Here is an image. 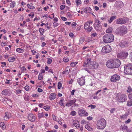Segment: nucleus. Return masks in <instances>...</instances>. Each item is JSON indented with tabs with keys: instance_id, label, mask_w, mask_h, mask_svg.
Masks as SVG:
<instances>
[{
	"instance_id": "f257e3e1",
	"label": "nucleus",
	"mask_w": 132,
	"mask_h": 132,
	"mask_svg": "<svg viewBox=\"0 0 132 132\" xmlns=\"http://www.w3.org/2000/svg\"><path fill=\"white\" fill-rule=\"evenodd\" d=\"M120 64V60L117 59L109 60L106 63L108 67L112 69L118 68Z\"/></svg>"
},
{
	"instance_id": "f03ea898",
	"label": "nucleus",
	"mask_w": 132,
	"mask_h": 132,
	"mask_svg": "<svg viewBox=\"0 0 132 132\" xmlns=\"http://www.w3.org/2000/svg\"><path fill=\"white\" fill-rule=\"evenodd\" d=\"M90 58H88L87 59L85 62L84 66L88 67L91 69H94L97 68L98 66V64L95 62L91 61Z\"/></svg>"
},
{
	"instance_id": "7ed1b4c3",
	"label": "nucleus",
	"mask_w": 132,
	"mask_h": 132,
	"mask_svg": "<svg viewBox=\"0 0 132 132\" xmlns=\"http://www.w3.org/2000/svg\"><path fill=\"white\" fill-rule=\"evenodd\" d=\"M106 122L105 120L103 118H101L97 123V128L98 129H103L106 127Z\"/></svg>"
},
{
	"instance_id": "20e7f679",
	"label": "nucleus",
	"mask_w": 132,
	"mask_h": 132,
	"mask_svg": "<svg viewBox=\"0 0 132 132\" xmlns=\"http://www.w3.org/2000/svg\"><path fill=\"white\" fill-rule=\"evenodd\" d=\"M114 39V36L111 34H105L103 37V41L105 43H110L113 41Z\"/></svg>"
},
{
	"instance_id": "39448f33",
	"label": "nucleus",
	"mask_w": 132,
	"mask_h": 132,
	"mask_svg": "<svg viewBox=\"0 0 132 132\" xmlns=\"http://www.w3.org/2000/svg\"><path fill=\"white\" fill-rule=\"evenodd\" d=\"M127 32V29L125 26H121L118 28L115 31L116 34L123 36L126 34Z\"/></svg>"
},
{
	"instance_id": "423d86ee",
	"label": "nucleus",
	"mask_w": 132,
	"mask_h": 132,
	"mask_svg": "<svg viewBox=\"0 0 132 132\" xmlns=\"http://www.w3.org/2000/svg\"><path fill=\"white\" fill-rule=\"evenodd\" d=\"M125 73L132 75V63L127 64L124 66Z\"/></svg>"
},
{
	"instance_id": "0eeeda50",
	"label": "nucleus",
	"mask_w": 132,
	"mask_h": 132,
	"mask_svg": "<svg viewBox=\"0 0 132 132\" xmlns=\"http://www.w3.org/2000/svg\"><path fill=\"white\" fill-rule=\"evenodd\" d=\"M116 98L119 102H123L126 101L127 97L125 94H121L120 93H119L117 94Z\"/></svg>"
},
{
	"instance_id": "6e6552de",
	"label": "nucleus",
	"mask_w": 132,
	"mask_h": 132,
	"mask_svg": "<svg viewBox=\"0 0 132 132\" xmlns=\"http://www.w3.org/2000/svg\"><path fill=\"white\" fill-rule=\"evenodd\" d=\"M94 26L95 29L98 31H100L102 29V27L101 25V22L100 20L96 19H95Z\"/></svg>"
},
{
	"instance_id": "1a4fd4ad",
	"label": "nucleus",
	"mask_w": 132,
	"mask_h": 132,
	"mask_svg": "<svg viewBox=\"0 0 132 132\" xmlns=\"http://www.w3.org/2000/svg\"><path fill=\"white\" fill-rule=\"evenodd\" d=\"M128 53L126 51L120 52L118 53L117 56L118 57L121 59H125L128 55Z\"/></svg>"
},
{
	"instance_id": "9d476101",
	"label": "nucleus",
	"mask_w": 132,
	"mask_h": 132,
	"mask_svg": "<svg viewBox=\"0 0 132 132\" xmlns=\"http://www.w3.org/2000/svg\"><path fill=\"white\" fill-rule=\"evenodd\" d=\"M102 51L104 52L109 53L111 51V48L109 45H107L102 48Z\"/></svg>"
},
{
	"instance_id": "9b49d317",
	"label": "nucleus",
	"mask_w": 132,
	"mask_h": 132,
	"mask_svg": "<svg viewBox=\"0 0 132 132\" xmlns=\"http://www.w3.org/2000/svg\"><path fill=\"white\" fill-rule=\"evenodd\" d=\"M120 76L117 74H115L111 77V81L112 82H116L119 81L120 79Z\"/></svg>"
},
{
	"instance_id": "f8f14e48",
	"label": "nucleus",
	"mask_w": 132,
	"mask_h": 132,
	"mask_svg": "<svg viewBox=\"0 0 132 132\" xmlns=\"http://www.w3.org/2000/svg\"><path fill=\"white\" fill-rule=\"evenodd\" d=\"M84 29L87 30V31L89 32L92 30V26L90 27L89 23L86 22L84 24Z\"/></svg>"
},
{
	"instance_id": "ddd939ff",
	"label": "nucleus",
	"mask_w": 132,
	"mask_h": 132,
	"mask_svg": "<svg viewBox=\"0 0 132 132\" xmlns=\"http://www.w3.org/2000/svg\"><path fill=\"white\" fill-rule=\"evenodd\" d=\"M127 20L125 19L120 18L117 19L116 21L117 24H125L126 23Z\"/></svg>"
},
{
	"instance_id": "4468645a",
	"label": "nucleus",
	"mask_w": 132,
	"mask_h": 132,
	"mask_svg": "<svg viewBox=\"0 0 132 132\" xmlns=\"http://www.w3.org/2000/svg\"><path fill=\"white\" fill-rule=\"evenodd\" d=\"M79 115L81 116H87L88 114L84 110L82 109H79L78 111Z\"/></svg>"
},
{
	"instance_id": "2eb2a0df",
	"label": "nucleus",
	"mask_w": 132,
	"mask_h": 132,
	"mask_svg": "<svg viewBox=\"0 0 132 132\" xmlns=\"http://www.w3.org/2000/svg\"><path fill=\"white\" fill-rule=\"evenodd\" d=\"M77 81L79 84L81 86L83 85L85 83L84 77H82L78 79Z\"/></svg>"
},
{
	"instance_id": "dca6fc26",
	"label": "nucleus",
	"mask_w": 132,
	"mask_h": 132,
	"mask_svg": "<svg viewBox=\"0 0 132 132\" xmlns=\"http://www.w3.org/2000/svg\"><path fill=\"white\" fill-rule=\"evenodd\" d=\"M28 119L31 121H33L35 120V117L33 114H29L28 115Z\"/></svg>"
},
{
	"instance_id": "f3484780",
	"label": "nucleus",
	"mask_w": 132,
	"mask_h": 132,
	"mask_svg": "<svg viewBox=\"0 0 132 132\" xmlns=\"http://www.w3.org/2000/svg\"><path fill=\"white\" fill-rule=\"evenodd\" d=\"M5 114L4 117V119L5 120H7L9 118L12 116L11 114L8 112H6Z\"/></svg>"
},
{
	"instance_id": "a211bd4d",
	"label": "nucleus",
	"mask_w": 132,
	"mask_h": 132,
	"mask_svg": "<svg viewBox=\"0 0 132 132\" xmlns=\"http://www.w3.org/2000/svg\"><path fill=\"white\" fill-rule=\"evenodd\" d=\"M73 125L77 128H78L79 127V121L77 120H75L73 121Z\"/></svg>"
},
{
	"instance_id": "6ab92c4d",
	"label": "nucleus",
	"mask_w": 132,
	"mask_h": 132,
	"mask_svg": "<svg viewBox=\"0 0 132 132\" xmlns=\"http://www.w3.org/2000/svg\"><path fill=\"white\" fill-rule=\"evenodd\" d=\"M123 3L120 1H118L116 2L115 3V5L117 7H121L123 5Z\"/></svg>"
},
{
	"instance_id": "aec40b11",
	"label": "nucleus",
	"mask_w": 132,
	"mask_h": 132,
	"mask_svg": "<svg viewBox=\"0 0 132 132\" xmlns=\"http://www.w3.org/2000/svg\"><path fill=\"white\" fill-rule=\"evenodd\" d=\"M10 90L9 89L4 90L2 92V94L3 95H6L9 94L10 93Z\"/></svg>"
},
{
	"instance_id": "412c9836",
	"label": "nucleus",
	"mask_w": 132,
	"mask_h": 132,
	"mask_svg": "<svg viewBox=\"0 0 132 132\" xmlns=\"http://www.w3.org/2000/svg\"><path fill=\"white\" fill-rule=\"evenodd\" d=\"M56 94L54 93H51L50 94L49 98L51 100H54L56 98Z\"/></svg>"
},
{
	"instance_id": "4be33fe9",
	"label": "nucleus",
	"mask_w": 132,
	"mask_h": 132,
	"mask_svg": "<svg viewBox=\"0 0 132 132\" xmlns=\"http://www.w3.org/2000/svg\"><path fill=\"white\" fill-rule=\"evenodd\" d=\"M119 45L120 47L123 48L127 46V43L125 42H123L119 43Z\"/></svg>"
},
{
	"instance_id": "5701e85b",
	"label": "nucleus",
	"mask_w": 132,
	"mask_h": 132,
	"mask_svg": "<svg viewBox=\"0 0 132 132\" xmlns=\"http://www.w3.org/2000/svg\"><path fill=\"white\" fill-rule=\"evenodd\" d=\"M128 129V127L125 124L121 125L120 127V129L121 130H126Z\"/></svg>"
},
{
	"instance_id": "b1692460",
	"label": "nucleus",
	"mask_w": 132,
	"mask_h": 132,
	"mask_svg": "<svg viewBox=\"0 0 132 132\" xmlns=\"http://www.w3.org/2000/svg\"><path fill=\"white\" fill-rule=\"evenodd\" d=\"M116 16H111L110 18V19L108 20V22L109 23H111L114 20L116 19Z\"/></svg>"
},
{
	"instance_id": "393cba45",
	"label": "nucleus",
	"mask_w": 132,
	"mask_h": 132,
	"mask_svg": "<svg viewBox=\"0 0 132 132\" xmlns=\"http://www.w3.org/2000/svg\"><path fill=\"white\" fill-rule=\"evenodd\" d=\"M129 114L128 113H126L125 114L122 115L121 116H120V118L121 119H126Z\"/></svg>"
},
{
	"instance_id": "a878e982",
	"label": "nucleus",
	"mask_w": 132,
	"mask_h": 132,
	"mask_svg": "<svg viewBox=\"0 0 132 132\" xmlns=\"http://www.w3.org/2000/svg\"><path fill=\"white\" fill-rule=\"evenodd\" d=\"M15 59L16 57H10L8 59V61L10 62H13L15 61Z\"/></svg>"
},
{
	"instance_id": "bb28decb",
	"label": "nucleus",
	"mask_w": 132,
	"mask_h": 132,
	"mask_svg": "<svg viewBox=\"0 0 132 132\" xmlns=\"http://www.w3.org/2000/svg\"><path fill=\"white\" fill-rule=\"evenodd\" d=\"M0 126L3 129H4L6 128V126L4 123L2 122L0 123Z\"/></svg>"
},
{
	"instance_id": "cd10ccee",
	"label": "nucleus",
	"mask_w": 132,
	"mask_h": 132,
	"mask_svg": "<svg viewBox=\"0 0 132 132\" xmlns=\"http://www.w3.org/2000/svg\"><path fill=\"white\" fill-rule=\"evenodd\" d=\"M112 30L113 29L112 27H110L107 30H106V32L107 33H110V32H111Z\"/></svg>"
},
{
	"instance_id": "c85d7f7f",
	"label": "nucleus",
	"mask_w": 132,
	"mask_h": 132,
	"mask_svg": "<svg viewBox=\"0 0 132 132\" xmlns=\"http://www.w3.org/2000/svg\"><path fill=\"white\" fill-rule=\"evenodd\" d=\"M16 51L17 52L20 53H23L24 52V50L22 49L21 48H16Z\"/></svg>"
},
{
	"instance_id": "c756f323",
	"label": "nucleus",
	"mask_w": 132,
	"mask_h": 132,
	"mask_svg": "<svg viewBox=\"0 0 132 132\" xmlns=\"http://www.w3.org/2000/svg\"><path fill=\"white\" fill-rule=\"evenodd\" d=\"M63 99H62L60 100L59 102V104L61 106L64 107V104L63 103Z\"/></svg>"
},
{
	"instance_id": "7c9ffc66",
	"label": "nucleus",
	"mask_w": 132,
	"mask_h": 132,
	"mask_svg": "<svg viewBox=\"0 0 132 132\" xmlns=\"http://www.w3.org/2000/svg\"><path fill=\"white\" fill-rule=\"evenodd\" d=\"M38 116L39 119H40L42 117H43L44 116L43 113L42 112V113H38Z\"/></svg>"
},
{
	"instance_id": "2f4dec72",
	"label": "nucleus",
	"mask_w": 132,
	"mask_h": 132,
	"mask_svg": "<svg viewBox=\"0 0 132 132\" xmlns=\"http://www.w3.org/2000/svg\"><path fill=\"white\" fill-rule=\"evenodd\" d=\"M85 128L89 130H92V128L88 125L87 124L85 126Z\"/></svg>"
},
{
	"instance_id": "473e14b6",
	"label": "nucleus",
	"mask_w": 132,
	"mask_h": 132,
	"mask_svg": "<svg viewBox=\"0 0 132 132\" xmlns=\"http://www.w3.org/2000/svg\"><path fill=\"white\" fill-rule=\"evenodd\" d=\"M39 31L40 34V35H43V33L44 31V29L43 28H40L39 29Z\"/></svg>"
},
{
	"instance_id": "72a5a7b5",
	"label": "nucleus",
	"mask_w": 132,
	"mask_h": 132,
	"mask_svg": "<svg viewBox=\"0 0 132 132\" xmlns=\"http://www.w3.org/2000/svg\"><path fill=\"white\" fill-rule=\"evenodd\" d=\"M15 2L14 1L10 3V7L13 8L15 6Z\"/></svg>"
},
{
	"instance_id": "f704fd0d",
	"label": "nucleus",
	"mask_w": 132,
	"mask_h": 132,
	"mask_svg": "<svg viewBox=\"0 0 132 132\" xmlns=\"http://www.w3.org/2000/svg\"><path fill=\"white\" fill-rule=\"evenodd\" d=\"M78 63V62H73L71 63L70 65L71 67H74Z\"/></svg>"
},
{
	"instance_id": "c9c22d12",
	"label": "nucleus",
	"mask_w": 132,
	"mask_h": 132,
	"mask_svg": "<svg viewBox=\"0 0 132 132\" xmlns=\"http://www.w3.org/2000/svg\"><path fill=\"white\" fill-rule=\"evenodd\" d=\"M43 78V76L42 73H40L38 76V79L39 80H41Z\"/></svg>"
},
{
	"instance_id": "e433bc0d",
	"label": "nucleus",
	"mask_w": 132,
	"mask_h": 132,
	"mask_svg": "<svg viewBox=\"0 0 132 132\" xmlns=\"http://www.w3.org/2000/svg\"><path fill=\"white\" fill-rule=\"evenodd\" d=\"M84 38H80L79 40V44H81L84 42Z\"/></svg>"
},
{
	"instance_id": "4c0bfd02",
	"label": "nucleus",
	"mask_w": 132,
	"mask_h": 132,
	"mask_svg": "<svg viewBox=\"0 0 132 132\" xmlns=\"http://www.w3.org/2000/svg\"><path fill=\"white\" fill-rule=\"evenodd\" d=\"M24 98L25 100L28 101L29 100V97L28 95H26L24 97Z\"/></svg>"
},
{
	"instance_id": "58836bf2",
	"label": "nucleus",
	"mask_w": 132,
	"mask_h": 132,
	"mask_svg": "<svg viewBox=\"0 0 132 132\" xmlns=\"http://www.w3.org/2000/svg\"><path fill=\"white\" fill-rule=\"evenodd\" d=\"M44 109L46 110L47 111L50 109V107L48 105H46L44 107Z\"/></svg>"
},
{
	"instance_id": "ea45409f",
	"label": "nucleus",
	"mask_w": 132,
	"mask_h": 132,
	"mask_svg": "<svg viewBox=\"0 0 132 132\" xmlns=\"http://www.w3.org/2000/svg\"><path fill=\"white\" fill-rule=\"evenodd\" d=\"M27 6L28 8L31 9H34L35 8L34 6H31L29 4H27Z\"/></svg>"
},
{
	"instance_id": "a19ab883",
	"label": "nucleus",
	"mask_w": 132,
	"mask_h": 132,
	"mask_svg": "<svg viewBox=\"0 0 132 132\" xmlns=\"http://www.w3.org/2000/svg\"><path fill=\"white\" fill-rule=\"evenodd\" d=\"M69 72V71H68V70H66L63 72L62 73L63 74H68Z\"/></svg>"
},
{
	"instance_id": "79ce46f5",
	"label": "nucleus",
	"mask_w": 132,
	"mask_h": 132,
	"mask_svg": "<svg viewBox=\"0 0 132 132\" xmlns=\"http://www.w3.org/2000/svg\"><path fill=\"white\" fill-rule=\"evenodd\" d=\"M88 107H90V108L91 109H94L96 108V106L95 105L91 104L89 105L88 106Z\"/></svg>"
},
{
	"instance_id": "37998d69",
	"label": "nucleus",
	"mask_w": 132,
	"mask_h": 132,
	"mask_svg": "<svg viewBox=\"0 0 132 132\" xmlns=\"http://www.w3.org/2000/svg\"><path fill=\"white\" fill-rule=\"evenodd\" d=\"M62 86V84L60 82H59L58 83L57 87L58 89H60V88H61Z\"/></svg>"
},
{
	"instance_id": "c03bdc74",
	"label": "nucleus",
	"mask_w": 132,
	"mask_h": 132,
	"mask_svg": "<svg viewBox=\"0 0 132 132\" xmlns=\"http://www.w3.org/2000/svg\"><path fill=\"white\" fill-rule=\"evenodd\" d=\"M52 61V60L51 59L48 58L47 62V63L48 64H50L51 63Z\"/></svg>"
},
{
	"instance_id": "a18cd8bd",
	"label": "nucleus",
	"mask_w": 132,
	"mask_h": 132,
	"mask_svg": "<svg viewBox=\"0 0 132 132\" xmlns=\"http://www.w3.org/2000/svg\"><path fill=\"white\" fill-rule=\"evenodd\" d=\"M132 101H130L129 102H127V105L128 106H131L132 105Z\"/></svg>"
},
{
	"instance_id": "49530a36",
	"label": "nucleus",
	"mask_w": 132,
	"mask_h": 132,
	"mask_svg": "<svg viewBox=\"0 0 132 132\" xmlns=\"http://www.w3.org/2000/svg\"><path fill=\"white\" fill-rule=\"evenodd\" d=\"M70 114L71 115L74 116L76 114V113L75 111H72L71 112Z\"/></svg>"
},
{
	"instance_id": "de8ad7c7",
	"label": "nucleus",
	"mask_w": 132,
	"mask_h": 132,
	"mask_svg": "<svg viewBox=\"0 0 132 132\" xmlns=\"http://www.w3.org/2000/svg\"><path fill=\"white\" fill-rule=\"evenodd\" d=\"M132 91V89H131V87L129 86L128 88V89L127 90V92L130 93Z\"/></svg>"
},
{
	"instance_id": "09e8293b",
	"label": "nucleus",
	"mask_w": 132,
	"mask_h": 132,
	"mask_svg": "<svg viewBox=\"0 0 132 132\" xmlns=\"http://www.w3.org/2000/svg\"><path fill=\"white\" fill-rule=\"evenodd\" d=\"M63 61L65 62H67L69 61V60L68 59L64 57L63 58Z\"/></svg>"
},
{
	"instance_id": "8fccbe9b",
	"label": "nucleus",
	"mask_w": 132,
	"mask_h": 132,
	"mask_svg": "<svg viewBox=\"0 0 132 132\" xmlns=\"http://www.w3.org/2000/svg\"><path fill=\"white\" fill-rule=\"evenodd\" d=\"M65 7V6L64 5H62L60 6V9L61 10H63Z\"/></svg>"
},
{
	"instance_id": "3c124183",
	"label": "nucleus",
	"mask_w": 132,
	"mask_h": 132,
	"mask_svg": "<svg viewBox=\"0 0 132 132\" xmlns=\"http://www.w3.org/2000/svg\"><path fill=\"white\" fill-rule=\"evenodd\" d=\"M24 88L26 90L28 91L29 90V86H26L24 87Z\"/></svg>"
},
{
	"instance_id": "603ef678",
	"label": "nucleus",
	"mask_w": 132,
	"mask_h": 132,
	"mask_svg": "<svg viewBox=\"0 0 132 132\" xmlns=\"http://www.w3.org/2000/svg\"><path fill=\"white\" fill-rule=\"evenodd\" d=\"M97 35V34L96 33H94L91 34V36L92 37H94L95 36H96Z\"/></svg>"
},
{
	"instance_id": "864d4df0",
	"label": "nucleus",
	"mask_w": 132,
	"mask_h": 132,
	"mask_svg": "<svg viewBox=\"0 0 132 132\" xmlns=\"http://www.w3.org/2000/svg\"><path fill=\"white\" fill-rule=\"evenodd\" d=\"M34 15V12L30 13V14H29L28 15L29 16H31V18H33Z\"/></svg>"
},
{
	"instance_id": "5fc2aeb1",
	"label": "nucleus",
	"mask_w": 132,
	"mask_h": 132,
	"mask_svg": "<svg viewBox=\"0 0 132 132\" xmlns=\"http://www.w3.org/2000/svg\"><path fill=\"white\" fill-rule=\"evenodd\" d=\"M88 9H90L89 8H87V7L85 8L84 9V12L85 13H87V11H88Z\"/></svg>"
},
{
	"instance_id": "6e6d98bb",
	"label": "nucleus",
	"mask_w": 132,
	"mask_h": 132,
	"mask_svg": "<svg viewBox=\"0 0 132 132\" xmlns=\"http://www.w3.org/2000/svg\"><path fill=\"white\" fill-rule=\"evenodd\" d=\"M71 105H73L74 103H75V101H74L73 100H70L69 102Z\"/></svg>"
},
{
	"instance_id": "4d7b16f0",
	"label": "nucleus",
	"mask_w": 132,
	"mask_h": 132,
	"mask_svg": "<svg viewBox=\"0 0 132 132\" xmlns=\"http://www.w3.org/2000/svg\"><path fill=\"white\" fill-rule=\"evenodd\" d=\"M129 99L131 100H132V94H129Z\"/></svg>"
},
{
	"instance_id": "13d9d810",
	"label": "nucleus",
	"mask_w": 132,
	"mask_h": 132,
	"mask_svg": "<svg viewBox=\"0 0 132 132\" xmlns=\"http://www.w3.org/2000/svg\"><path fill=\"white\" fill-rule=\"evenodd\" d=\"M131 121V120L130 119H128L127 120L125 121V123L127 124L129 123Z\"/></svg>"
},
{
	"instance_id": "bf43d9fd",
	"label": "nucleus",
	"mask_w": 132,
	"mask_h": 132,
	"mask_svg": "<svg viewBox=\"0 0 132 132\" xmlns=\"http://www.w3.org/2000/svg\"><path fill=\"white\" fill-rule=\"evenodd\" d=\"M6 43L5 42H2L1 43V45L3 46H5L6 45Z\"/></svg>"
},
{
	"instance_id": "052dcab7",
	"label": "nucleus",
	"mask_w": 132,
	"mask_h": 132,
	"mask_svg": "<svg viewBox=\"0 0 132 132\" xmlns=\"http://www.w3.org/2000/svg\"><path fill=\"white\" fill-rule=\"evenodd\" d=\"M80 0H76V3L77 4H81Z\"/></svg>"
},
{
	"instance_id": "680f3d73",
	"label": "nucleus",
	"mask_w": 132,
	"mask_h": 132,
	"mask_svg": "<svg viewBox=\"0 0 132 132\" xmlns=\"http://www.w3.org/2000/svg\"><path fill=\"white\" fill-rule=\"evenodd\" d=\"M53 26L54 27H56L58 25V23H57L54 22L53 23Z\"/></svg>"
},
{
	"instance_id": "e2e57ef3",
	"label": "nucleus",
	"mask_w": 132,
	"mask_h": 132,
	"mask_svg": "<svg viewBox=\"0 0 132 132\" xmlns=\"http://www.w3.org/2000/svg\"><path fill=\"white\" fill-rule=\"evenodd\" d=\"M43 91V89L40 88H38V91L39 92H42Z\"/></svg>"
},
{
	"instance_id": "0e129e2a",
	"label": "nucleus",
	"mask_w": 132,
	"mask_h": 132,
	"mask_svg": "<svg viewBox=\"0 0 132 132\" xmlns=\"http://www.w3.org/2000/svg\"><path fill=\"white\" fill-rule=\"evenodd\" d=\"M115 108H112L110 111V112L111 113H113V112L115 111Z\"/></svg>"
},
{
	"instance_id": "69168bd1",
	"label": "nucleus",
	"mask_w": 132,
	"mask_h": 132,
	"mask_svg": "<svg viewBox=\"0 0 132 132\" xmlns=\"http://www.w3.org/2000/svg\"><path fill=\"white\" fill-rule=\"evenodd\" d=\"M21 69L22 71V72H24V71H25L26 70V69L24 67H22Z\"/></svg>"
},
{
	"instance_id": "338daca9",
	"label": "nucleus",
	"mask_w": 132,
	"mask_h": 132,
	"mask_svg": "<svg viewBox=\"0 0 132 132\" xmlns=\"http://www.w3.org/2000/svg\"><path fill=\"white\" fill-rule=\"evenodd\" d=\"M81 124H86V122L84 120H82L81 122Z\"/></svg>"
},
{
	"instance_id": "774afa93",
	"label": "nucleus",
	"mask_w": 132,
	"mask_h": 132,
	"mask_svg": "<svg viewBox=\"0 0 132 132\" xmlns=\"http://www.w3.org/2000/svg\"><path fill=\"white\" fill-rule=\"evenodd\" d=\"M69 36L71 37H73L74 35L73 33L71 32L69 34Z\"/></svg>"
}]
</instances>
